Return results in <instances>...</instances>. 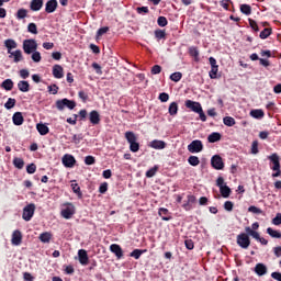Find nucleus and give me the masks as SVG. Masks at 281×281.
<instances>
[{
  "instance_id": "48",
  "label": "nucleus",
  "mask_w": 281,
  "mask_h": 281,
  "mask_svg": "<svg viewBox=\"0 0 281 281\" xmlns=\"http://www.w3.org/2000/svg\"><path fill=\"white\" fill-rule=\"evenodd\" d=\"M157 170H159V167L157 166L150 168L149 170L146 171V177L148 179H151V177H155V175H157Z\"/></svg>"
},
{
  "instance_id": "22",
  "label": "nucleus",
  "mask_w": 281,
  "mask_h": 281,
  "mask_svg": "<svg viewBox=\"0 0 281 281\" xmlns=\"http://www.w3.org/2000/svg\"><path fill=\"white\" fill-rule=\"evenodd\" d=\"M43 8V0H32L30 3V9L32 12H38Z\"/></svg>"
},
{
  "instance_id": "29",
  "label": "nucleus",
  "mask_w": 281,
  "mask_h": 281,
  "mask_svg": "<svg viewBox=\"0 0 281 281\" xmlns=\"http://www.w3.org/2000/svg\"><path fill=\"white\" fill-rule=\"evenodd\" d=\"M245 232H246V234H248V236H251L252 238H255V240L260 239V233L251 229V227H249V226L245 227Z\"/></svg>"
},
{
  "instance_id": "19",
  "label": "nucleus",
  "mask_w": 281,
  "mask_h": 281,
  "mask_svg": "<svg viewBox=\"0 0 281 281\" xmlns=\"http://www.w3.org/2000/svg\"><path fill=\"white\" fill-rule=\"evenodd\" d=\"M4 47L8 49V54H11L12 49L19 47V44L13 38H8L4 41Z\"/></svg>"
},
{
  "instance_id": "21",
  "label": "nucleus",
  "mask_w": 281,
  "mask_h": 281,
  "mask_svg": "<svg viewBox=\"0 0 281 281\" xmlns=\"http://www.w3.org/2000/svg\"><path fill=\"white\" fill-rule=\"evenodd\" d=\"M13 124L15 126H22L23 122H25V119L23 117V113L15 112L12 116Z\"/></svg>"
},
{
  "instance_id": "46",
  "label": "nucleus",
  "mask_w": 281,
  "mask_h": 281,
  "mask_svg": "<svg viewBox=\"0 0 281 281\" xmlns=\"http://www.w3.org/2000/svg\"><path fill=\"white\" fill-rule=\"evenodd\" d=\"M27 32H30V34H38V26H36V23H29Z\"/></svg>"
},
{
  "instance_id": "35",
  "label": "nucleus",
  "mask_w": 281,
  "mask_h": 281,
  "mask_svg": "<svg viewBox=\"0 0 281 281\" xmlns=\"http://www.w3.org/2000/svg\"><path fill=\"white\" fill-rule=\"evenodd\" d=\"M155 38H157V41H166V31L158 29L155 31Z\"/></svg>"
},
{
  "instance_id": "59",
  "label": "nucleus",
  "mask_w": 281,
  "mask_h": 281,
  "mask_svg": "<svg viewBox=\"0 0 281 281\" xmlns=\"http://www.w3.org/2000/svg\"><path fill=\"white\" fill-rule=\"evenodd\" d=\"M272 225H277V226L281 225V213H277L276 217L272 218Z\"/></svg>"
},
{
  "instance_id": "31",
  "label": "nucleus",
  "mask_w": 281,
  "mask_h": 281,
  "mask_svg": "<svg viewBox=\"0 0 281 281\" xmlns=\"http://www.w3.org/2000/svg\"><path fill=\"white\" fill-rule=\"evenodd\" d=\"M270 34H273V30L271 27H266L260 32L259 38L265 41L266 38H269Z\"/></svg>"
},
{
  "instance_id": "63",
  "label": "nucleus",
  "mask_w": 281,
  "mask_h": 281,
  "mask_svg": "<svg viewBox=\"0 0 281 281\" xmlns=\"http://www.w3.org/2000/svg\"><path fill=\"white\" fill-rule=\"evenodd\" d=\"M248 212H252V214H262V211L257 206H249Z\"/></svg>"
},
{
  "instance_id": "44",
  "label": "nucleus",
  "mask_w": 281,
  "mask_h": 281,
  "mask_svg": "<svg viewBox=\"0 0 281 281\" xmlns=\"http://www.w3.org/2000/svg\"><path fill=\"white\" fill-rule=\"evenodd\" d=\"M31 54H32L31 58H32L33 63H41V60H43V57L41 56V52L35 50Z\"/></svg>"
},
{
  "instance_id": "54",
  "label": "nucleus",
  "mask_w": 281,
  "mask_h": 281,
  "mask_svg": "<svg viewBox=\"0 0 281 281\" xmlns=\"http://www.w3.org/2000/svg\"><path fill=\"white\" fill-rule=\"evenodd\" d=\"M109 32V26L101 27L97 31V38H100V36H104Z\"/></svg>"
},
{
  "instance_id": "9",
  "label": "nucleus",
  "mask_w": 281,
  "mask_h": 281,
  "mask_svg": "<svg viewBox=\"0 0 281 281\" xmlns=\"http://www.w3.org/2000/svg\"><path fill=\"white\" fill-rule=\"evenodd\" d=\"M189 153H201L203 150V142L195 139L188 145Z\"/></svg>"
},
{
  "instance_id": "37",
  "label": "nucleus",
  "mask_w": 281,
  "mask_h": 281,
  "mask_svg": "<svg viewBox=\"0 0 281 281\" xmlns=\"http://www.w3.org/2000/svg\"><path fill=\"white\" fill-rule=\"evenodd\" d=\"M13 166L18 168V170H23V167L25 166V161L23 160V158H14Z\"/></svg>"
},
{
  "instance_id": "10",
  "label": "nucleus",
  "mask_w": 281,
  "mask_h": 281,
  "mask_svg": "<svg viewBox=\"0 0 281 281\" xmlns=\"http://www.w3.org/2000/svg\"><path fill=\"white\" fill-rule=\"evenodd\" d=\"M110 251L116 256L117 260H122V258H124V250H122V246L117 244H112L110 246Z\"/></svg>"
},
{
  "instance_id": "41",
  "label": "nucleus",
  "mask_w": 281,
  "mask_h": 281,
  "mask_svg": "<svg viewBox=\"0 0 281 281\" xmlns=\"http://www.w3.org/2000/svg\"><path fill=\"white\" fill-rule=\"evenodd\" d=\"M217 74H218V66L211 67V70L209 72L210 79L211 80H216Z\"/></svg>"
},
{
  "instance_id": "28",
  "label": "nucleus",
  "mask_w": 281,
  "mask_h": 281,
  "mask_svg": "<svg viewBox=\"0 0 281 281\" xmlns=\"http://www.w3.org/2000/svg\"><path fill=\"white\" fill-rule=\"evenodd\" d=\"M36 130L40 133V135H47L49 133V127L43 123H38L36 125Z\"/></svg>"
},
{
  "instance_id": "60",
  "label": "nucleus",
  "mask_w": 281,
  "mask_h": 281,
  "mask_svg": "<svg viewBox=\"0 0 281 281\" xmlns=\"http://www.w3.org/2000/svg\"><path fill=\"white\" fill-rule=\"evenodd\" d=\"M259 150H258V140H254L251 144V154L252 155H258Z\"/></svg>"
},
{
  "instance_id": "14",
  "label": "nucleus",
  "mask_w": 281,
  "mask_h": 281,
  "mask_svg": "<svg viewBox=\"0 0 281 281\" xmlns=\"http://www.w3.org/2000/svg\"><path fill=\"white\" fill-rule=\"evenodd\" d=\"M58 8V1L57 0H48L46 2L45 12L47 14H52L56 12V9Z\"/></svg>"
},
{
  "instance_id": "11",
  "label": "nucleus",
  "mask_w": 281,
  "mask_h": 281,
  "mask_svg": "<svg viewBox=\"0 0 281 281\" xmlns=\"http://www.w3.org/2000/svg\"><path fill=\"white\" fill-rule=\"evenodd\" d=\"M61 161L65 168H74L76 166V158L69 154L64 155Z\"/></svg>"
},
{
  "instance_id": "43",
  "label": "nucleus",
  "mask_w": 281,
  "mask_h": 281,
  "mask_svg": "<svg viewBox=\"0 0 281 281\" xmlns=\"http://www.w3.org/2000/svg\"><path fill=\"white\" fill-rule=\"evenodd\" d=\"M223 122H224L225 126H235L236 125V120L232 116H225L223 119Z\"/></svg>"
},
{
  "instance_id": "61",
  "label": "nucleus",
  "mask_w": 281,
  "mask_h": 281,
  "mask_svg": "<svg viewBox=\"0 0 281 281\" xmlns=\"http://www.w3.org/2000/svg\"><path fill=\"white\" fill-rule=\"evenodd\" d=\"M20 78H23V80H26V78H30V70L21 69L20 70Z\"/></svg>"
},
{
  "instance_id": "49",
  "label": "nucleus",
  "mask_w": 281,
  "mask_h": 281,
  "mask_svg": "<svg viewBox=\"0 0 281 281\" xmlns=\"http://www.w3.org/2000/svg\"><path fill=\"white\" fill-rule=\"evenodd\" d=\"M248 23H249L251 30H254V32H260V27L258 26V22H256V20L248 19Z\"/></svg>"
},
{
  "instance_id": "56",
  "label": "nucleus",
  "mask_w": 281,
  "mask_h": 281,
  "mask_svg": "<svg viewBox=\"0 0 281 281\" xmlns=\"http://www.w3.org/2000/svg\"><path fill=\"white\" fill-rule=\"evenodd\" d=\"M26 172L29 175H34V172H36V165L35 164H31L26 166Z\"/></svg>"
},
{
  "instance_id": "25",
  "label": "nucleus",
  "mask_w": 281,
  "mask_h": 281,
  "mask_svg": "<svg viewBox=\"0 0 281 281\" xmlns=\"http://www.w3.org/2000/svg\"><path fill=\"white\" fill-rule=\"evenodd\" d=\"M255 273H257V276H267V266H265V263H257Z\"/></svg>"
},
{
  "instance_id": "42",
  "label": "nucleus",
  "mask_w": 281,
  "mask_h": 281,
  "mask_svg": "<svg viewBox=\"0 0 281 281\" xmlns=\"http://www.w3.org/2000/svg\"><path fill=\"white\" fill-rule=\"evenodd\" d=\"M240 12L243 14H246V16H249V14H251V5H249V4H240Z\"/></svg>"
},
{
  "instance_id": "57",
  "label": "nucleus",
  "mask_w": 281,
  "mask_h": 281,
  "mask_svg": "<svg viewBox=\"0 0 281 281\" xmlns=\"http://www.w3.org/2000/svg\"><path fill=\"white\" fill-rule=\"evenodd\" d=\"M158 100H160V102H168V100H170V95L166 92H161L158 97Z\"/></svg>"
},
{
  "instance_id": "15",
  "label": "nucleus",
  "mask_w": 281,
  "mask_h": 281,
  "mask_svg": "<svg viewBox=\"0 0 281 281\" xmlns=\"http://www.w3.org/2000/svg\"><path fill=\"white\" fill-rule=\"evenodd\" d=\"M89 121L90 123H92L93 126H98V124H100V112H98L97 110H92L89 113Z\"/></svg>"
},
{
  "instance_id": "58",
  "label": "nucleus",
  "mask_w": 281,
  "mask_h": 281,
  "mask_svg": "<svg viewBox=\"0 0 281 281\" xmlns=\"http://www.w3.org/2000/svg\"><path fill=\"white\" fill-rule=\"evenodd\" d=\"M224 210H226V212H232V210H234V202L232 201H226L224 203Z\"/></svg>"
},
{
  "instance_id": "5",
  "label": "nucleus",
  "mask_w": 281,
  "mask_h": 281,
  "mask_svg": "<svg viewBox=\"0 0 281 281\" xmlns=\"http://www.w3.org/2000/svg\"><path fill=\"white\" fill-rule=\"evenodd\" d=\"M236 243L241 249H249V246L251 245V239L249 238V235L247 233H240L239 235H237Z\"/></svg>"
},
{
  "instance_id": "12",
  "label": "nucleus",
  "mask_w": 281,
  "mask_h": 281,
  "mask_svg": "<svg viewBox=\"0 0 281 281\" xmlns=\"http://www.w3.org/2000/svg\"><path fill=\"white\" fill-rule=\"evenodd\" d=\"M184 106L187 109H190V111H193V113H198L200 111V109H202L203 106H201V104L196 101H192V100H187L184 102Z\"/></svg>"
},
{
  "instance_id": "52",
  "label": "nucleus",
  "mask_w": 281,
  "mask_h": 281,
  "mask_svg": "<svg viewBox=\"0 0 281 281\" xmlns=\"http://www.w3.org/2000/svg\"><path fill=\"white\" fill-rule=\"evenodd\" d=\"M157 23L159 27H166V25H168V19H166V16H159Z\"/></svg>"
},
{
  "instance_id": "3",
  "label": "nucleus",
  "mask_w": 281,
  "mask_h": 281,
  "mask_svg": "<svg viewBox=\"0 0 281 281\" xmlns=\"http://www.w3.org/2000/svg\"><path fill=\"white\" fill-rule=\"evenodd\" d=\"M22 49L24 54H32L33 52H36L38 49V43H36V40L30 38V40H24L22 44Z\"/></svg>"
},
{
  "instance_id": "4",
  "label": "nucleus",
  "mask_w": 281,
  "mask_h": 281,
  "mask_svg": "<svg viewBox=\"0 0 281 281\" xmlns=\"http://www.w3.org/2000/svg\"><path fill=\"white\" fill-rule=\"evenodd\" d=\"M268 159L273 164L272 170L274 173H272V177L276 179L277 177H281V170H280V156L278 154H272L268 156Z\"/></svg>"
},
{
  "instance_id": "7",
  "label": "nucleus",
  "mask_w": 281,
  "mask_h": 281,
  "mask_svg": "<svg viewBox=\"0 0 281 281\" xmlns=\"http://www.w3.org/2000/svg\"><path fill=\"white\" fill-rule=\"evenodd\" d=\"M65 106H67V109H70L71 111L76 109V101H71L69 99H61L56 101V108L58 109V111H64Z\"/></svg>"
},
{
  "instance_id": "64",
  "label": "nucleus",
  "mask_w": 281,
  "mask_h": 281,
  "mask_svg": "<svg viewBox=\"0 0 281 281\" xmlns=\"http://www.w3.org/2000/svg\"><path fill=\"white\" fill-rule=\"evenodd\" d=\"M58 87L56 85L53 86H48V92L53 93V95H56V93H58Z\"/></svg>"
},
{
  "instance_id": "30",
  "label": "nucleus",
  "mask_w": 281,
  "mask_h": 281,
  "mask_svg": "<svg viewBox=\"0 0 281 281\" xmlns=\"http://www.w3.org/2000/svg\"><path fill=\"white\" fill-rule=\"evenodd\" d=\"M189 56L194 58L195 63H199V48L195 46L189 47Z\"/></svg>"
},
{
  "instance_id": "47",
  "label": "nucleus",
  "mask_w": 281,
  "mask_h": 281,
  "mask_svg": "<svg viewBox=\"0 0 281 281\" xmlns=\"http://www.w3.org/2000/svg\"><path fill=\"white\" fill-rule=\"evenodd\" d=\"M188 162L190 164V166H199V164H201V160L196 156H190L188 158Z\"/></svg>"
},
{
  "instance_id": "23",
  "label": "nucleus",
  "mask_w": 281,
  "mask_h": 281,
  "mask_svg": "<svg viewBox=\"0 0 281 281\" xmlns=\"http://www.w3.org/2000/svg\"><path fill=\"white\" fill-rule=\"evenodd\" d=\"M0 87L4 89V91H12V89H14V81H12V79H5Z\"/></svg>"
},
{
  "instance_id": "8",
  "label": "nucleus",
  "mask_w": 281,
  "mask_h": 281,
  "mask_svg": "<svg viewBox=\"0 0 281 281\" xmlns=\"http://www.w3.org/2000/svg\"><path fill=\"white\" fill-rule=\"evenodd\" d=\"M211 166L214 170H223L225 168V162L223 161V157L221 155H214L211 158Z\"/></svg>"
},
{
  "instance_id": "33",
  "label": "nucleus",
  "mask_w": 281,
  "mask_h": 281,
  "mask_svg": "<svg viewBox=\"0 0 281 281\" xmlns=\"http://www.w3.org/2000/svg\"><path fill=\"white\" fill-rule=\"evenodd\" d=\"M169 115H177V113H179V104L177 102H171L169 105Z\"/></svg>"
},
{
  "instance_id": "36",
  "label": "nucleus",
  "mask_w": 281,
  "mask_h": 281,
  "mask_svg": "<svg viewBox=\"0 0 281 281\" xmlns=\"http://www.w3.org/2000/svg\"><path fill=\"white\" fill-rule=\"evenodd\" d=\"M146 254V250H142V249H134L130 256L131 258H135V260H139V258H142V255Z\"/></svg>"
},
{
  "instance_id": "13",
  "label": "nucleus",
  "mask_w": 281,
  "mask_h": 281,
  "mask_svg": "<svg viewBox=\"0 0 281 281\" xmlns=\"http://www.w3.org/2000/svg\"><path fill=\"white\" fill-rule=\"evenodd\" d=\"M11 243L15 247H19V245H21V243H23V234H21V231L13 232Z\"/></svg>"
},
{
  "instance_id": "45",
  "label": "nucleus",
  "mask_w": 281,
  "mask_h": 281,
  "mask_svg": "<svg viewBox=\"0 0 281 281\" xmlns=\"http://www.w3.org/2000/svg\"><path fill=\"white\" fill-rule=\"evenodd\" d=\"M15 16H16V19H18L19 21L25 19V18L27 16V10H26V9H20V10H18Z\"/></svg>"
},
{
  "instance_id": "53",
  "label": "nucleus",
  "mask_w": 281,
  "mask_h": 281,
  "mask_svg": "<svg viewBox=\"0 0 281 281\" xmlns=\"http://www.w3.org/2000/svg\"><path fill=\"white\" fill-rule=\"evenodd\" d=\"M85 164H86V166H93V164H95V157L86 156Z\"/></svg>"
},
{
  "instance_id": "32",
  "label": "nucleus",
  "mask_w": 281,
  "mask_h": 281,
  "mask_svg": "<svg viewBox=\"0 0 281 281\" xmlns=\"http://www.w3.org/2000/svg\"><path fill=\"white\" fill-rule=\"evenodd\" d=\"M250 116L255 117V120H262L265 117V111L262 110H251Z\"/></svg>"
},
{
  "instance_id": "34",
  "label": "nucleus",
  "mask_w": 281,
  "mask_h": 281,
  "mask_svg": "<svg viewBox=\"0 0 281 281\" xmlns=\"http://www.w3.org/2000/svg\"><path fill=\"white\" fill-rule=\"evenodd\" d=\"M220 192L223 199H229V194H232V189H229V187L225 184L224 187L220 188Z\"/></svg>"
},
{
  "instance_id": "26",
  "label": "nucleus",
  "mask_w": 281,
  "mask_h": 281,
  "mask_svg": "<svg viewBox=\"0 0 281 281\" xmlns=\"http://www.w3.org/2000/svg\"><path fill=\"white\" fill-rule=\"evenodd\" d=\"M159 216L162 218V221H170L172 217L170 216V211L166 207H161L158 211Z\"/></svg>"
},
{
  "instance_id": "50",
  "label": "nucleus",
  "mask_w": 281,
  "mask_h": 281,
  "mask_svg": "<svg viewBox=\"0 0 281 281\" xmlns=\"http://www.w3.org/2000/svg\"><path fill=\"white\" fill-rule=\"evenodd\" d=\"M181 78H183V74L181 72H173L170 76V80H172L173 82H179Z\"/></svg>"
},
{
  "instance_id": "62",
  "label": "nucleus",
  "mask_w": 281,
  "mask_h": 281,
  "mask_svg": "<svg viewBox=\"0 0 281 281\" xmlns=\"http://www.w3.org/2000/svg\"><path fill=\"white\" fill-rule=\"evenodd\" d=\"M151 74H153L154 76H157V74H161V66H159V65L153 66V67H151Z\"/></svg>"
},
{
  "instance_id": "17",
  "label": "nucleus",
  "mask_w": 281,
  "mask_h": 281,
  "mask_svg": "<svg viewBox=\"0 0 281 281\" xmlns=\"http://www.w3.org/2000/svg\"><path fill=\"white\" fill-rule=\"evenodd\" d=\"M78 256H79L80 265H82V266L89 265V255L87 254V250L80 249L78 251Z\"/></svg>"
},
{
  "instance_id": "1",
  "label": "nucleus",
  "mask_w": 281,
  "mask_h": 281,
  "mask_svg": "<svg viewBox=\"0 0 281 281\" xmlns=\"http://www.w3.org/2000/svg\"><path fill=\"white\" fill-rule=\"evenodd\" d=\"M74 214H76V206L71 202L61 205L60 216H63V218L69 221Z\"/></svg>"
},
{
  "instance_id": "38",
  "label": "nucleus",
  "mask_w": 281,
  "mask_h": 281,
  "mask_svg": "<svg viewBox=\"0 0 281 281\" xmlns=\"http://www.w3.org/2000/svg\"><path fill=\"white\" fill-rule=\"evenodd\" d=\"M266 233L269 234L271 238H281V233L279 231L273 229L272 227H268Z\"/></svg>"
},
{
  "instance_id": "6",
  "label": "nucleus",
  "mask_w": 281,
  "mask_h": 281,
  "mask_svg": "<svg viewBox=\"0 0 281 281\" xmlns=\"http://www.w3.org/2000/svg\"><path fill=\"white\" fill-rule=\"evenodd\" d=\"M34 212H36V204H34V203L27 204L23 209V213H22L23 221H26V222L32 221V218L34 216Z\"/></svg>"
},
{
  "instance_id": "27",
  "label": "nucleus",
  "mask_w": 281,
  "mask_h": 281,
  "mask_svg": "<svg viewBox=\"0 0 281 281\" xmlns=\"http://www.w3.org/2000/svg\"><path fill=\"white\" fill-rule=\"evenodd\" d=\"M207 142L210 144H216V142H221V133L213 132L207 136Z\"/></svg>"
},
{
  "instance_id": "39",
  "label": "nucleus",
  "mask_w": 281,
  "mask_h": 281,
  "mask_svg": "<svg viewBox=\"0 0 281 281\" xmlns=\"http://www.w3.org/2000/svg\"><path fill=\"white\" fill-rule=\"evenodd\" d=\"M16 106V99L9 98L8 101L4 103V109L10 111V109H14Z\"/></svg>"
},
{
  "instance_id": "18",
  "label": "nucleus",
  "mask_w": 281,
  "mask_h": 281,
  "mask_svg": "<svg viewBox=\"0 0 281 281\" xmlns=\"http://www.w3.org/2000/svg\"><path fill=\"white\" fill-rule=\"evenodd\" d=\"M150 148H154L155 150H164L166 148V142L154 139L149 143Z\"/></svg>"
},
{
  "instance_id": "16",
  "label": "nucleus",
  "mask_w": 281,
  "mask_h": 281,
  "mask_svg": "<svg viewBox=\"0 0 281 281\" xmlns=\"http://www.w3.org/2000/svg\"><path fill=\"white\" fill-rule=\"evenodd\" d=\"M53 76L54 78H57L60 80V78L65 77V70L63 69V66L56 64L53 66Z\"/></svg>"
},
{
  "instance_id": "40",
  "label": "nucleus",
  "mask_w": 281,
  "mask_h": 281,
  "mask_svg": "<svg viewBox=\"0 0 281 281\" xmlns=\"http://www.w3.org/2000/svg\"><path fill=\"white\" fill-rule=\"evenodd\" d=\"M41 243H49L52 240V233L45 232L40 235Z\"/></svg>"
},
{
  "instance_id": "2",
  "label": "nucleus",
  "mask_w": 281,
  "mask_h": 281,
  "mask_svg": "<svg viewBox=\"0 0 281 281\" xmlns=\"http://www.w3.org/2000/svg\"><path fill=\"white\" fill-rule=\"evenodd\" d=\"M125 139H127L130 144V150L132 153H138L139 151V143H137V136L133 132H126L125 133Z\"/></svg>"
},
{
  "instance_id": "55",
  "label": "nucleus",
  "mask_w": 281,
  "mask_h": 281,
  "mask_svg": "<svg viewBox=\"0 0 281 281\" xmlns=\"http://www.w3.org/2000/svg\"><path fill=\"white\" fill-rule=\"evenodd\" d=\"M81 142H82V134H75L72 136V140H71L72 144H80Z\"/></svg>"
},
{
  "instance_id": "51",
  "label": "nucleus",
  "mask_w": 281,
  "mask_h": 281,
  "mask_svg": "<svg viewBox=\"0 0 281 281\" xmlns=\"http://www.w3.org/2000/svg\"><path fill=\"white\" fill-rule=\"evenodd\" d=\"M72 192L79 196V199H82V192L80 191V186L78 183H72L71 184Z\"/></svg>"
},
{
  "instance_id": "24",
  "label": "nucleus",
  "mask_w": 281,
  "mask_h": 281,
  "mask_svg": "<svg viewBox=\"0 0 281 281\" xmlns=\"http://www.w3.org/2000/svg\"><path fill=\"white\" fill-rule=\"evenodd\" d=\"M18 89L19 91H21L22 93H27V91H30V82L25 81V80H21L18 82Z\"/></svg>"
},
{
  "instance_id": "20",
  "label": "nucleus",
  "mask_w": 281,
  "mask_h": 281,
  "mask_svg": "<svg viewBox=\"0 0 281 281\" xmlns=\"http://www.w3.org/2000/svg\"><path fill=\"white\" fill-rule=\"evenodd\" d=\"M9 58H13V63H21L23 60V52L21 49L11 52L9 53Z\"/></svg>"
}]
</instances>
